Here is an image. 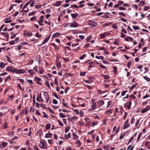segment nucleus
<instances>
[{
	"instance_id": "obj_31",
	"label": "nucleus",
	"mask_w": 150,
	"mask_h": 150,
	"mask_svg": "<svg viewBox=\"0 0 150 150\" xmlns=\"http://www.w3.org/2000/svg\"><path fill=\"white\" fill-rule=\"evenodd\" d=\"M8 125V123L5 121L4 123V129H6L7 127V125ZM4 128H2V129H3Z\"/></svg>"
},
{
	"instance_id": "obj_24",
	"label": "nucleus",
	"mask_w": 150,
	"mask_h": 150,
	"mask_svg": "<svg viewBox=\"0 0 150 150\" xmlns=\"http://www.w3.org/2000/svg\"><path fill=\"white\" fill-rule=\"evenodd\" d=\"M117 25V23H115L112 25V27L113 29H117L118 28Z\"/></svg>"
},
{
	"instance_id": "obj_27",
	"label": "nucleus",
	"mask_w": 150,
	"mask_h": 150,
	"mask_svg": "<svg viewBox=\"0 0 150 150\" xmlns=\"http://www.w3.org/2000/svg\"><path fill=\"white\" fill-rule=\"evenodd\" d=\"M28 72L30 73V75H33L34 74L33 70L32 69H30L28 70Z\"/></svg>"
},
{
	"instance_id": "obj_30",
	"label": "nucleus",
	"mask_w": 150,
	"mask_h": 150,
	"mask_svg": "<svg viewBox=\"0 0 150 150\" xmlns=\"http://www.w3.org/2000/svg\"><path fill=\"white\" fill-rule=\"evenodd\" d=\"M137 86L136 84H134L132 86H131L129 88L130 91H132V90Z\"/></svg>"
},
{
	"instance_id": "obj_50",
	"label": "nucleus",
	"mask_w": 150,
	"mask_h": 150,
	"mask_svg": "<svg viewBox=\"0 0 150 150\" xmlns=\"http://www.w3.org/2000/svg\"><path fill=\"white\" fill-rule=\"evenodd\" d=\"M45 85L48 88H50V85L49 84L48 82L46 80L45 83Z\"/></svg>"
},
{
	"instance_id": "obj_17",
	"label": "nucleus",
	"mask_w": 150,
	"mask_h": 150,
	"mask_svg": "<svg viewBox=\"0 0 150 150\" xmlns=\"http://www.w3.org/2000/svg\"><path fill=\"white\" fill-rule=\"evenodd\" d=\"M73 75V74L71 73L65 74L63 76V77H65L66 78L68 76H72Z\"/></svg>"
},
{
	"instance_id": "obj_45",
	"label": "nucleus",
	"mask_w": 150,
	"mask_h": 150,
	"mask_svg": "<svg viewBox=\"0 0 150 150\" xmlns=\"http://www.w3.org/2000/svg\"><path fill=\"white\" fill-rule=\"evenodd\" d=\"M132 62L131 61H129V62H128L127 66V67L128 68H130V65L131 64H132Z\"/></svg>"
},
{
	"instance_id": "obj_11",
	"label": "nucleus",
	"mask_w": 150,
	"mask_h": 150,
	"mask_svg": "<svg viewBox=\"0 0 150 150\" xmlns=\"http://www.w3.org/2000/svg\"><path fill=\"white\" fill-rule=\"evenodd\" d=\"M97 102L98 105L100 106H102L104 104V102L103 100H98Z\"/></svg>"
},
{
	"instance_id": "obj_54",
	"label": "nucleus",
	"mask_w": 150,
	"mask_h": 150,
	"mask_svg": "<svg viewBox=\"0 0 150 150\" xmlns=\"http://www.w3.org/2000/svg\"><path fill=\"white\" fill-rule=\"evenodd\" d=\"M6 57L7 58V60L10 63H12V62L11 60V59L8 56H6Z\"/></svg>"
},
{
	"instance_id": "obj_10",
	"label": "nucleus",
	"mask_w": 150,
	"mask_h": 150,
	"mask_svg": "<svg viewBox=\"0 0 150 150\" xmlns=\"http://www.w3.org/2000/svg\"><path fill=\"white\" fill-rule=\"evenodd\" d=\"M61 34L60 33H56L53 35L52 36V38H56L59 36Z\"/></svg>"
},
{
	"instance_id": "obj_36",
	"label": "nucleus",
	"mask_w": 150,
	"mask_h": 150,
	"mask_svg": "<svg viewBox=\"0 0 150 150\" xmlns=\"http://www.w3.org/2000/svg\"><path fill=\"white\" fill-rule=\"evenodd\" d=\"M12 67L8 66L5 69V71H10Z\"/></svg>"
},
{
	"instance_id": "obj_32",
	"label": "nucleus",
	"mask_w": 150,
	"mask_h": 150,
	"mask_svg": "<svg viewBox=\"0 0 150 150\" xmlns=\"http://www.w3.org/2000/svg\"><path fill=\"white\" fill-rule=\"evenodd\" d=\"M34 79L37 82H38L39 81H40L41 80V79L38 77H37L36 76H35L34 77Z\"/></svg>"
},
{
	"instance_id": "obj_16",
	"label": "nucleus",
	"mask_w": 150,
	"mask_h": 150,
	"mask_svg": "<svg viewBox=\"0 0 150 150\" xmlns=\"http://www.w3.org/2000/svg\"><path fill=\"white\" fill-rule=\"evenodd\" d=\"M61 5V2L59 1H57L56 3L53 4L54 6H59Z\"/></svg>"
},
{
	"instance_id": "obj_37",
	"label": "nucleus",
	"mask_w": 150,
	"mask_h": 150,
	"mask_svg": "<svg viewBox=\"0 0 150 150\" xmlns=\"http://www.w3.org/2000/svg\"><path fill=\"white\" fill-rule=\"evenodd\" d=\"M8 18H6L4 20V21H5V23H11L12 22V21L11 20H6Z\"/></svg>"
},
{
	"instance_id": "obj_47",
	"label": "nucleus",
	"mask_w": 150,
	"mask_h": 150,
	"mask_svg": "<svg viewBox=\"0 0 150 150\" xmlns=\"http://www.w3.org/2000/svg\"><path fill=\"white\" fill-rule=\"evenodd\" d=\"M70 129V127L69 126H68V127H66L65 129V130H64L65 132L67 133V132H68L69 131Z\"/></svg>"
},
{
	"instance_id": "obj_35",
	"label": "nucleus",
	"mask_w": 150,
	"mask_h": 150,
	"mask_svg": "<svg viewBox=\"0 0 150 150\" xmlns=\"http://www.w3.org/2000/svg\"><path fill=\"white\" fill-rule=\"evenodd\" d=\"M142 135V133L141 132L139 133V134L138 135L137 139V142H138L139 141V139L140 138V136H141Z\"/></svg>"
},
{
	"instance_id": "obj_51",
	"label": "nucleus",
	"mask_w": 150,
	"mask_h": 150,
	"mask_svg": "<svg viewBox=\"0 0 150 150\" xmlns=\"http://www.w3.org/2000/svg\"><path fill=\"white\" fill-rule=\"evenodd\" d=\"M136 98L133 95H131L129 97L130 99H134Z\"/></svg>"
},
{
	"instance_id": "obj_26",
	"label": "nucleus",
	"mask_w": 150,
	"mask_h": 150,
	"mask_svg": "<svg viewBox=\"0 0 150 150\" xmlns=\"http://www.w3.org/2000/svg\"><path fill=\"white\" fill-rule=\"evenodd\" d=\"M51 127V124H47L45 126V128L46 129L48 130Z\"/></svg>"
},
{
	"instance_id": "obj_13",
	"label": "nucleus",
	"mask_w": 150,
	"mask_h": 150,
	"mask_svg": "<svg viewBox=\"0 0 150 150\" xmlns=\"http://www.w3.org/2000/svg\"><path fill=\"white\" fill-rule=\"evenodd\" d=\"M50 37V35L48 37L46 38L45 39H44L42 42V44H44L47 42L49 40Z\"/></svg>"
},
{
	"instance_id": "obj_46",
	"label": "nucleus",
	"mask_w": 150,
	"mask_h": 150,
	"mask_svg": "<svg viewBox=\"0 0 150 150\" xmlns=\"http://www.w3.org/2000/svg\"><path fill=\"white\" fill-rule=\"evenodd\" d=\"M133 28L135 30H138L140 29L139 27L137 26H133Z\"/></svg>"
},
{
	"instance_id": "obj_60",
	"label": "nucleus",
	"mask_w": 150,
	"mask_h": 150,
	"mask_svg": "<svg viewBox=\"0 0 150 150\" xmlns=\"http://www.w3.org/2000/svg\"><path fill=\"white\" fill-rule=\"evenodd\" d=\"M121 31L122 32H123V33H127V32L126 30H125V29L123 28H122L121 30Z\"/></svg>"
},
{
	"instance_id": "obj_15",
	"label": "nucleus",
	"mask_w": 150,
	"mask_h": 150,
	"mask_svg": "<svg viewBox=\"0 0 150 150\" xmlns=\"http://www.w3.org/2000/svg\"><path fill=\"white\" fill-rule=\"evenodd\" d=\"M71 16L72 18L73 19H75L78 16V13H76L75 14L71 13Z\"/></svg>"
},
{
	"instance_id": "obj_20",
	"label": "nucleus",
	"mask_w": 150,
	"mask_h": 150,
	"mask_svg": "<svg viewBox=\"0 0 150 150\" xmlns=\"http://www.w3.org/2000/svg\"><path fill=\"white\" fill-rule=\"evenodd\" d=\"M52 134L51 133H47L46 134L45 137L46 138H49L51 137Z\"/></svg>"
},
{
	"instance_id": "obj_58",
	"label": "nucleus",
	"mask_w": 150,
	"mask_h": 150,
	"mask_svg": "<svg viewBox=\"0 0 150 150\" xmlns=\"http://www.w3.org/2000/svg\"><path fill=\"white\" fill-rule=\"evenodd\" d=\"M119 40L117 39H116L115 41L113 42V44L115 45H118V42Z\"/></svg>"
},
{
	"instance_id": "obj_39",
	"label": "nucleus",
	"mask_w": 150,
	"mask_h": 150,
	"mask_svg": "<svg viewBox=\"0 0 150 150\" xmlns=\"http://www.w3.org/2000/svg\"><path fill=\"white\" fill-rule=\"evenodd\" d=\"M5 65L6 64L3 62H0V67H1V69H2Z\"/></svg>"
},
{
	"instance_id": "obj_5",
	"label": "nucleus",
	"mask_w": 150,
	"mask_h": 150,
	"mask_svg": "<svg viewBox=\"0 0 150 150\" xmlns=\"http://www.w3.org/2000/svg\"><path fill=\"white\" fill-rule=\"evenodd\" d=\"M70 26L71 27H77L79 26V24L76 22L74 21L73 23H70Z\"/></svg>"
},
{
	"instance_id": "obj_49",
	"label": "nucleus",
	"mask_w": 150,
	"mask_h": 150,
	"mask_svg": "<svg viewBox=\"0 0 150 150\" xmlns=\"http://www.w3.org/2000/svg\"><path fill=\"white\" fill-rule=\"evenodd\" d=\"M16 68H13V67H12L10 72H15L16 71Z\"/></svg>"
},
{
	"instance_id": "obj_40",
	"label": "nucleus",
	"mask_w": 150,
	"mask_h": 150,
	"mask_svg": "<svg viewBox=\"0 0 150 150\" xmlns=\"http://www.w3.org/2000/svg\"><path fill=\"white\" fill-rule=\"evenodd\" d=\"M1 34L3 35H4L5 37H9V35L7 33L2 32Z\"/></svg>"
},
{
	"instance_id": "obj_64",
	"label": "nucleus",
	"mask_w": 150,
	"mask_h": 150,
	"mask_svg": "<svg viewBox=\"0 0 150 150\" xmlns=\"http://www.w3.org/2000/svg\"><path fill=\"white\" fill-rule=\"evenodd\" d=\"M118 9L120 10H124L126 9V8L125 7H119L118 8Z\"/></svg>"
},
{
	"instance_id": "obj_7",
	"label": "nucleus",
	"mask_w": 150,
	"mask_h": 150,
	"mask_svg": "<svg viewBox=\"0 0 150 150\" xmlns=\"http://www.w3.org/2000/svg\"><path fill=\"white\" fill-rule=\"evenodd\" d=\"M150 107L149 105L146 106L144 109L141 110V112L142 113H144L146 112L149 109Z\"/></svg>"
},
{
	"instance_id": "obj_43",
	"label": "nucleus",
	"mask_w": 150,
	"mask_h": 150,
	"mask_svg": "<svg viewBox=\"0 0 150 150\" xmlns=\"http://www.w3.org/2000/svg\"><path fill=\"white\" fill-rule=\"evenodd\" d=\"M143 78L145 80L147 81H150V79L149 77H147V76H144Z\"/></svg>"
},
{
	"instance_id": "obj_29",
	"label": "nucleus",
	"mask_w": 150,
	"mask_h": 150,
	"mask_svg": "<svg viewBox=\"0 0 150 150\" xmlns=\"http://www.w3.org/2000/svg\"><path fill=\"white\" fill-rule=\"evenodd\" d=\"M102 77L104 78V79H109L110 76L108 75H105L104 74L102 76Z\"/></svg>"
},
{
	"instance_id": "obj_34",
	"label": "nucleus",
	"mask_w": 150,
	"mask_h": 150,
	"mask_svg": "<svg viewBox=\"0 0 150 150\" xmlns=\"http://www.w3.org/2000/svg\"><path fill=\"white\" fill-rule=\"evenodd\" d=\"M59 116L60 117L62 118H65L66 117L65 115L61 112L59 113Z\"/></svg>"
},
{
	"instance_id": "obj_62",
	"label": "nucleus",
	"mask_w": 150,
	"mask_h": 150,
	"mask_svg": "<svg viewBox=\"0 0 150 150\" xmlns=\"http://www.w3.org/2000/svg\"><path fill=\"white\" fill-rule=\"evenodd\" d=\"M43 70L41 68L39 69V74H43Z\"/></svg>"
},
{
	"instance_id": "obj_4",
	"label": "nucleus",
	"mask_w": 150,
	"mask_h": 150,
	"mask_svg": "<svg viewBox=\"0 0 150 150\" xmlns=\"http://www.w3.org/2000/svg\"><path fill=\"white\" fill-rule=\"evenodd\" d=\"M43 95L44 98L46 100V103H47L49 100V96L48 94L46 91H43Z\"/></svg>"
},
{
	"instance_id": "obj_1",
	"label": "nucleus",
	"mask_w": 150,
	"mask_h": 150,
	"mask_svg": "<svg viewBox=\"0 0 150 150\" xmlns=\"http://www.w3.org/2000/svg\"><path fill=\"white\" fill-rule=\"evenodd\" d=\"M88 25L91 26V28H93L96 26L98 24L93 21L90 20L88 23Z\"/></svg>"
},
{
	"instance_id": "obj_55",
	"label": "nucleus",
	"mask_w": 150,
	"mask_h": 150,
	"mask_svg": "<svg viewBox=\"0 0 150 150\" xmlns=\"http://www.w3.org/2000/svg\"><path fill=\"white\" fill-rule=\"evenodd\" d=\"M83 81L84 82H85L86 83H91V82H92V81H89V80H83Z\"/></svg>"
},
{
	"instance_id": "obj_6",
	"label": "nucleus",
	"mask_w": 150,
	"mask_h": 150,
	"mask_svg": "<svg viewBox=\"0 0 150 150\" xmlns=\"http://www.w3.org/2000/svg\"><path fill=\"white\" fill-rule=\"evenodd\" d=\"M95 99L94 100L92 99L91 101L92 102V103L93 104L91 106V108L90 109V110H91V111H92L93 110L95 109L96 108V103H95L93 102V100H95Z\"/></svg>"
},
{
	"instance_id": "obj_57",
	"label": "nucleus",
	"mask_w": 150,
	"mask_h": 150,
	"mask_svg": "<svg viewBox=\"0 0 150 150\" xmlns=\"http://www.w3.org/2000/svg\"><path fill=\"white\" fill-rule=\"evenodd\" d=\"M100 36L101 39L104 38L105 37V34H103V33L100 34Z\"/></svg>"
},
{
	"instance_id": "obj_44",
	"label": "nucleus",
	"mask_w": 150,
	"mask_h": 150,
	"mask_svg": "<svg viewBox=\"0 0 150 150\" xmlns=\"http://www.w3.org/2000/svg\"><path fill=\"white\" fill-rule=\"evenodd\" d=\"M73 135L74 137V138L76 139L78 138V136L76 134L74 133L73 134Z\"/></svg>"
},
{
	"instance_id": "obj_25",
	"label": "nucleus",
	"mask_w": 150,
	"mask_h": 150,
	"mask_svg": "<svg viewBox=\"0 0 150 150\" xmlns=\"http://www.w3.org/2000/svg\"><path fill=\"white\" fill-rule=\"evenodd\" d=\"M112 68L113 69V72L115 74H117V67L116 66H114L112 67Z\"/></svg>"
},
{
	"instance_id": "obj_48",
	"label": "nucleus",
	"mask_w": 150,
	"mask_h": 150,
	"mask_svg": "<svg viewBox=\"0 0 150 150\" xmlns=\"http://www.w3.org/2000/svg\"><path fill=\"white\" fill-rule=\"evenodd\" d=\"M86 54H84L82 55L81 57H79V59L81 60H82L83 59L84 57H86Z\"/></svg>"
},
{
	"instance_id": "obj_61",
	"label": "nucleus",
	"mask_w": 150,
	"mask_h": 150,
	"mask_svg": "<svg viewBox=\"0 0 150 150\" xmlns=\"http://www.w3.org/2000/svg\"><path fill=\"white\" fill-rule=\"evenodd\" d=\"M57 120L58 121V122L59 124V125L60 126H64L62 122H61L59 120Z\"/></svg>"
},
{
	"instance_id": "obj_2",
	"label": "nucleus",
	"mask_w": 150,
	"mask_h": 150,
	"mask_svg": "<svg viewBox=\"0 0 150 150\" xmlns=\"http://www.w3.org/2000/svg\"><path fill=\"white\" fill-rule=\"evenodd\" d=\"M15 71H16L15 72L16 73L18 74H23L25 73V71L24 69H16Z\"/></svg>"
},
{
	"instance_id": "obj_9",
	"label": "nucleus",
	"mask_w": 150,
	"mask_h": 150,
	"mask_svg": "<svg viewBox=\"0 0 150 150\" xmlns=\"http://www.w3.org/2000/svg\"><path fill=\"white\" fill-rule=\"evenodd\" d=\"M129 40L131 41L132 42L134 40L133 38H132L131 37H130V36H127V37L125 38V40L126 41H129Z\"/></svg>"
},
{
	"instance_id": "obj_56",
	"label": "nucleus",
	"mask_w": 150,
	"mask_h": 150,
	"mask_svg": "<svg viewBox=\"0 0 150 150\" xmlns=\"http://www.w3.org/2000/svg\"><path fill=\"white\" fill-rule=\"evenodd\" d=\"M37 19V18L35 16H33L30 19V20L31 21H33Z\"/></svg>"
},
{
	"instance_id": "obj_3",
	"label": "nucleus",
	"mask_w": 150,
	"mask_h": 150,
	"mask_svg": "<svg viewBox=\"0 0 150 150\" xmlns=\"http://www.w3.org/2000/svg\"><path fill=\"white\" fill-rule=\"evenodd\" d=\"M23 34L24 36L28 37H31L33 35L32 33L31 32H27L26 31H24Z\"/></svg>"
},
{
	"instance_id": "obj_18",
	"label": "nucleus",
	"mask_w": 150,
	"mask_h": 150,
	"mask_svg": "<svg viewBox=\"0 0 150 150\" xmlns=\"http://www.w3.org/2000/svg\"><path fill=\"white\" fill-rule=\"evenodd\" d=\"M137 134V132L135 133L133 135V136L131 137V138L129 140L127 144H129L132 141V140L134 139V137L136 136Z\"/></svg>"
},
{
	"instance_id": "obj_19",
	"label": "nucleus",
	"mask_w": 150,
	"mask_h": 150,
	"mask_svg": "<svg viewBox=\"0 0 150 150\" xmlns=\"http://www.w3.org/2000/svg\"><path fill=\"white\" fill-rule=\"evenodd\" d=\"M130 126V125L129 123L125 124V123H124V125L123 129H125L129 127Z\"/></svg>"
},
{
	"instance_id": "obj_38",
	"label": "nucleus",
	"mask_w": 150,
	"mask_h": 150,
	"mask_svg": "<svg viewBox=\"0 0 150 150\" xmlns=\"http://www.w3.org/2000/svg\"><path fill=\"white\" fill-rule=\"evenodd\" d=\"M144 4V1H140L138 4V5L139 6H141Z\"/></svg>"
},
{
	"instance_id": "obj_53",
	"label": "nucleus",
	"mask_w": 150,
	"mask_h": 150,
	"mask_svg": "<svg viewBox=\"0 0 150 150\" xmlns=\"http://www.w3.org/2000/svg\"><path fill=\"white\" fill-rule=\"evenodd\" d=\"M8 79H9L10 80H11V77L10 75L8 76V77H6V78L5 79V82H6L7 81V80Z\"/></svg>"
},
{
	"instance_id": "obj_42",
	"label": "nucleus",
	"mask_w": 150,
	"mask_h": 150,
	"mask_svg": "<svg viewBox=\"0 0 150 150\" xmlns=\"http://www.w3.org/2000/svg\"><path fill=\"white\" fill-rule=\"evenodd\" d=\"M36 12H37V11H33L32 12L28 14V16H30L34 15Z\"/></svg>"
},
{
	"instance_id": "obj_63",
	"label": "nucleus",
	"mask_w": 150,
	"mask_h": 150,
	"mask_svg": "<svg viewBox=\"0 0 150 150\" xmlns=\"http://www.w3.org/2000/svg\"><path fill=\"white\" fill-rule=\"evenodd\" d=\"M127 90L122 91L121 93V95L122 96H124L125 95L126 93H127Z\"/></svg>"
},
{
	"instance_id": "obj_14",
	"label": "nucleus",
	"mask_w": 150,
	"mask_h": 150,
	"mask_svg": "<svg viewBox=\"0 0 150 150\" xmlns=\"http://www.w3.org/2000/svg\"><path fill=\"white\" fill-rule=\"evenodd\" d=\"M145 146L147 147L149 149H150V142L147 141L145 144Z\"/></svg>"
},
{
	"instance_id": "obj_21",
	"label": "nucleus",
	"mask_w": 150,
	"mask_h": 150,
	"mask_svg": "<svg viewBox=\"0 0 150 150\" xmlns=\"http://www.w3.org/2000/svg\"><path fill=\"white\" fill-rule=\"evenodd\" d=\"M44 19V16H40V18L39 21H38V23H40V22L41 23H43V20Z\"/></svg>"
},
{
	"instance_id": "obj_41",
	"label": "nucleus",
	"mask_w": 150,
	"mask_h": 150,
	"mask_svg": "<svg viewBox=\"0 0 150 150\" xmlns=\"http://www.w3.org/2000/svg\"><path fill=\"white\" fill-rule=\"evenodd\" d=\"M77 119L78 118L76 116H73L71 117L70 118V121H71V122H73L72 120H73L74 119Z\"/></svg>"
},
{
	"instance_id": "obj_59",
	"label": "nucleus",
	"mask_w": 150,
	"mask_h": 150,
	"mask_svg": "<svg viewBox=\"0 0 150 150\" xmlns=\"http://www.w3.org/2000/svg\"><path fill=\"white\" fill-rule=\"evenodd\" d=\"M40 105L42 108H44L45 109H47L46 107L45 106H44V104L43 103L40 104Z\"/></svg>"
},
{
	"instance_id": "obj_52",
	"label": "nucleus",
	"mask_w": 150,
	"mask_h": 150,
	"mask_svg": "<svg viewBox=\"0 0 150 150\" xmlns=\"http://www.w3.org/2000/svg\"><path fill=\"white\" fill-rule=\"evenodd\" d=\"M47 109H48L50 111V112L52 113V114H54V111L52 110V109H51L50 108H47Z\"/></svg>"
},
{
	"instance_id": "obj_12",
	"label": "nucleus",
	"mask_w": 150,
	"mask_h": 150,
	"mask_svg": "<svg viewBox=\"0 0 150 150\" xmlns=\"http://www.w3.org/2000/svg\"><path fill=\"white\" fill-rule=\"evenodd\" d=\"M36 133H37L36 135H38L40 136H41L43 134V132L42 129H40L38 130V131Z\"/></svg>"
},
{
	"instance_id": "obj_8",
	"label": "nucleus",
	"mask_w": 150,
	"mask_h": 150,
	"mask_svg": "<svg viewBox=\"0 0 150 150\" xmlns=\"http://www.w3.org/2000/svg\"><path fill=\"white\" fill-rule=\"evenodd\" d=\"M40 143L42 144V146H40V148L43 149L47 148V147L46 144L44 142L42 141V140H40Z\"/></svg>"
},
{
	"instance_id": "obj_22",
	"label": "nucleus",
	"mask_w": 150,
	"mask_h": 150,
	"mask_svg": "<svg viewBox=\"0 0 150 150\" xmlns=\"http://www.w3.org/2000/svg\"><path fill=\"white\" fill-rule=\"evenodd\" d=\"M64 136L65 137V138L67 139H69V138H70L71 137V134L70 133H69L67 134L66 135L65 134L64 135Z\"/></svg>"
},
{
	"instance_id": "obj_28",
	"label": "nucleus",
	"mask_w": 150,
	"mask_h": 150,
	"mask_svg": "<svg viewBox=\"0 0 150 150\" xmlns=\"http://www.w3.org/2000/svg\"><path fill=\"white\" fill-rule=\"evenodd\" d=\"M112 112L111 109L107 110L106 111V114L108 115H110L112 113Z\"/></svg>"
},
{
	"instance_id": "obj_23",
	"label": "nucleus",
	"mask_w": 150,
	"mask_h": 150,
	"mask_svg": "<svg viewBox=\"0 0 150 150\" xmlns=\"http://www.w3.org/2000/svg\"><path fill=\"white\" fill-rule=\"evenodd\" d=\"M56 65L57 67L60 68L61 67L60 62L57 61Z\"/></svg>"
},
{
	"instance_id": "obj_33",
	"label": "nucleus",
	"mask_w": 150,
	"mask_h": 150,
	"mask_svg": "<svg viewBox=\"0 0 150 150\" xmlns=\"http://www.w3.org/2000/svg\"><path fill=\"white\" fill-rule=\"evenodd\" d=\"M87 125H89L90 122L89 121V118H88L86 117L84 119Z\"/></svg>"
}]
</instances>
